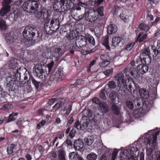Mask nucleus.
Listing matches in <instances>:
<instances>
[{"instance_id": "ea45409f", "label": "nucleus", "mask_w": 160, "mask_h": 160, "mask_svg": "<svg viewBox=\"0 0 160 160\" xmlns=\"http://www.w3.org/2000/svg\"><path fill=\"white\" fill-rule=\"evenodd\" d=\"M111 109L113 112L116 115H118L120 109L116 104H113L111 107Z\"/></svg>"}, {"instance_id": "9b49d317", "label": "nucleus", "mask_w": 160, "mask_h": 160, "mask_svg": "<svg viewBox=\"0 0 160 160\" xmlns=\"http://www.w3.org/2000/svg\"><path fill=\"white\" fill-rule=\"evenodd\" d=\"M76 45L78 48L85 47L87 49V47L89 46L87 45L85 36H81L78 37H77L75 42Z\"/></svg>"}, {"instance_id": "774afa93", "label": "nucleus", "mask_w": 160, "mask_h": 160, "mask_svg": "<svg viewBox=\"0 0 160 160\" xmlns=\"http://www.w3.org/2000/svg\"><path fill=\"white\" fill-rule=\"evenodd\" d=\"M74 127L75 128L78 129H81L82 126L80 125V123L78 120L75 123Z\"/></svg>"}, {"instance_id": "58836bf2", "label": "nucleus", "mask_w": 160, "mask_h": 160, "mask_svg": "<svg viewBox=\"0 0 160 160\" xmlns=\"http://www.w3.org/2000/svg\"><path fill=\"white\" fill-rule=\"evenodd\" d=\"M85 143L87 145L91 146L94 141V137L90 136L88 138H86L84 139Z\"/></svg>"}, {"instance_id": "9d476101", "label": "nucleus", "mask_w": 160, "mask_h": 160, "mask_svg": "<svg viewBox=\"0 0 160 160\" xmlns=\"http://www.w3.org/2000/svg\"><path fill=\"white\" fill-rule=\"evenodd\" d=\"M51 55L53 57H60L63 54V51L61 46H54L51 48Z\"/></svg>"}, {"instance_id": "20e7f679", "label": "nucleus", "mask_w": 160, "mask_h": 160, "mask_svg": "<svg viewBox=\"0 0 160 160\" xmlns=\"http://www.w3.org/2000/svg\"><path fill=\"white\" fill-rule=\"evenodd\" d=\"M39 4L38 2L27 1L22 5L24 11L29 13H34L38 11Z\"/></svg>"}, {"instance_id": "c85d7f7f", "label": "nucleus", "mask_w": 160, "mask_h": 160, "mask_svg": "<svg viewBox=\"0 0 160 160\" xmlns=\"http://www.w3.org/2000/svg\"><path fill=\"white\" fill-rule=\"evenodd\" d=\"M139 93L142 98L144 99H147L149 98V93L148 91L144 89H140Z\"/></svg>"}, {"instance_id": "393cba45", "label": "nucleus", "mask_w": 160, "mask_h": 160, "mask_svg": "<svg viewBox=\"0 0 160 160\" xmlns=\"http://www.w3.org/2000/svg\"><path fill=\"white\" fill-rule=\"evenodd\" d=\"M99 110L103 113H107L109 111L108 106L106 103H102L99 106Z\"/></svg>"}, {"instance_id": "412c9836", "label": "nucleus", "mask_w": 160, "mask_h": 160, "mask_svg": "<svg viewBox=\"0 0 160 160\" xmlns=\"http://www.w3.org/2000/svg\"><path fill=\"white\" fill-rule=\"evenodd\" d=\"M137 69L140 73L143 74L148 72V67L147 65L142 63L138 65Z\"/></svg>"}, {"instance_id": "aec40b11", "label": "nucleus", "mask_w": 160, "mask_h": 160, "mask_svg": "<svg viewBox=\"0 0 160 160\" xmlns=\"http://www.w3.org/2000/svg\"><path fill=\"white\" fill-rule=\"evenodd\" d=\"M8 64L10 68L12 69L13 71H15L17 68H18L17 67V60L14 58H12L9 60Z\"/></svg>"}, {"instance_id": "423d86ee", "label": "nucleus", "mask_w": 160, "mask_h": 160, "mask_svg": "<svg viewBox=\"0 0 160 160\" xmlns=\"http://www.w3.org/2000/svg\"><path fill=\"white\" fill-rule=\"evenodd\" d=\"M37 37H39V31L37 30L36 28L32 26H28L26 27L23 31L22 35L23 37H28L30 38H34L36 35Z\"/></svg>"}, {"instance_id": "338daca9", "label": "nucleus", "mask_w": 160, "mask_h": 160, "mask_svg": "<svg viewBox=\"0 0 160 160\" xmlns=\"http://www.w3.org/2000/svg\"><path fill=\"white\" fill-rule=\"evenodd\" d=\"M113 72V69L111 68L110 69H107L103 71V73L106 75L108 76L109 74H111Z\"/></svg>"}, {"instance_id": "7ed1b4c3", "label": "nucleus", "mask_w": 160, "mask_h": 160, "mask_svg": "<svg viewBox=\"0 0 160 160\" xmlns=\"http://www.w3.org/2000/svg\"><path fill=\"white\" fill-rule=\"evenodd\" d=\"M117 81V90L119 93L122 96H125L127 94V85L126 82L128 79L124 78L123 74L119 72L115 77ZM127 78H128V77Z\"/></svg>"}, {"instance_id": "37998d69", "label": "nucleus", "mask_w": 160, "mask_h": 160, "mask_svg": "<svg viewBox=\"0 0 160 160\" xmlns=\"http://www.w3.org/2000/svg\"><path fill=\"white\" fill-rule=\"evenodd\" d=\"M15 147V145L13 143L9 144L7 148V152L8 154H11L13 152V149Z\"/></svg>"}, {"instance_id": "2eb2a0df", "label": "nucleus", "mask_w": 160, "mask_h": 160, "mask_svg": "<svg viewBox=\"0 0 160 160\" xmlns=\"http://www.w3.org/2000/svg\"><path fill=\"white\" fill-rule=\"evenodd\" d=\"M73 145L76 151H81L83 147L84 143L81 139H78L74 141Z\"/></svg>"}, {"instance_id": "5701e85b", "label": "nucleus", "mask_w": 160, "mask_h": 160, "mask_svg": "<svg viewBox=\"0 0 160 160\" xmlns=\"http://www.w3.org/2000/svg\"><path fill=\"white\" fill-rule=\"evenodd\" d=\"M123 72L124 73H125L126 76L127 77L129 76V73H130L131 76L134 78L136 75L137 73L136 69L134 68H132L130 69L126 68L125 69Z\"/></svg>"}, {"instance_id": "6ab92c4d", "label": "nucleus", "mask_w": 160, "mask_h": 160, "mask_svg": "<svg viewBox=\"0 0 160 160\" xmlns=\"http://www.w3.org/2000/svg\"><path fill=\"white\" fill-rule=\"evenodd\" d=\"M65 42L67 45L70 46L74 42L75 37L71 33H67L65 36Z\"/></svg>"}, {"instance_id": "6e6d98bb", "label": "nucleus", "mask_w": 160, "mask_h": 160, "mask_svg": "<svg viewBox=\"0 0 160 160\" xmlns=\"http://www.w3.org/2000/svg\"><path fill=\"white\" fill-rule=\"evenodd\" d=\"M135 43L134 42H132L126 45L125 48V50L127 51H130L133 47L135 45Z\"/></svg>"}, {"instance_id": "5fc2aeb1", "label": "nucleus", "mask_w": 160, "mask_h": 160, "mask_svg": "<svg viewBox=\"0 0 160 160\" xmlns=\"http://www.w3.org/2000/svg\"><path fill=\"white\" fill-rule=\"evenodd\" d=\"M110 63V61H103L99 64V65L101 68H103L108 65Z\"/></svg>"}, {"instance_id": "3c124183", "label": "nucleus", "mask_w": 160, "mask_h": 160, "mask_svg": "<svg viewBox=\"0 0 160 160\" xmlns=\"http://www.w3.org/2000/svg\"><path fill=\"white\" fill-rule=\"evenodd\" d=\"M108 87L111 89H114L116 88V83L113 81L109 82L108 84Z\"/></svg>"}, {"instance_id": "69168bd1", "label": "nucleus", "mask_w": 160, "mask_h": 160, "mask_svg": "<svg viewBox=\"0 0 160 160\" xmlns=\"http://www.w3.org/2000/svg\"><path fill=\"white\" fill-rule=\"evenodd\" d=\"M57 100V99L56 98L50 99L48 100V103L49 105L51 106L53 105L55 101Z\"/></svg>"}, {"instance_id": "c756f323", "label": "nucleus", "mask_w": 160, "mask_h": 160, "mask_svg": "<svg viewBox=\"0 0 160 160\" xmlns=\"http://www.w3.org/2000/svg\"><path fill=\"white\" fill-rule=\"evenodd\" d=\"M82 118L85 119L86 118H89L92 117V112L90 109H85L82 112Z\"/></svg>"}, {"instance_id": "f8f14e48", "label": "nucleus", "mask_w": 160, "mask_h": 160, "mask_svg": "<svg viewBox=\"0 0 160 160\" xmlns=\"http://www.w3.org/2000/svg\"><path fill=\"white\" fill-rule=\"evenodd\" d=\"M61 0H55L53 4L54 10L56 12H61L64 11L62 9L63 4Z\"/></svg>"}, {"instance_id": "4468645a", "label": "nucleus", "mask_w": 160, "mask_h": 160, "mask_svg": "<svg viewBox=\"0 0 160 160\" xmlns=\"http://www.w3.org/2000/svg\"><path fill=\"white\" fill-rule=\"evenodd\" d=\"M50 28L51 30L56 32L59 27V21L58 18H53L50 21Z\"/></svg>"}, {"instance_id": "f03ea898", "label": "nucleus", "mask_w": 160, "mask_h": 160, "mask_svg": "<svg viewBox=\"0 0 160 160\" xmlns=\"http://www.w3.org/2000/svg\"><path fill=\"white\" fill-rule=\"evenodd\" d=\"M159 132H157L154 135L149 134L147 133L142 136V139H145L144 142L146 143V154L148 156L151 155L153 149L156 148L157 136L159 134Z\"/></svg>"}, {"instance_id": "4be33fe9", "label": "nucleus", "mask_w": 160, "mask_h": 160, "mask_svg": "<svg viewBox=\"0 0 160 160\" xmlns=\"http://www.w3.org/2000/svg\"><path fill=\"white\" fill-rule=\"evenodd\" d=\"M24 38L22 39L21 42L22 44L26 47H29L32 45L33 40L29 38L28 37H23Z\"/></svg>"}, {"instance_id": "680f3d73", "label": "nucleus", "mask_w": 160, "mask_h": 160, "mask_svg": "<svg viewBox=\"0 0 160 160\" xmlns=\"http://www.w3.org/2000/svg\"><path fill=\"white\" fill-rule=\"evenodd\" d=\"M14 15L13 18L12 20V21H15L17 20L19 16V12L18 11H14L13 12Z\"/></svg>"}, {"instance_id": "e433bc0d", "label": "nucleus", "mask_w": 160, "mask_h": 160, "mask_svg": "<svg viewBox=\"0 0 160 160\" xmlns=\"http://www.w3.org/2000/svg\"><path fill=\"white\" fill-rule=\"evenodd\" d=\"M139 28L144 31L147 32L150 28L149 25H146L144 23H141L139 25Z\"/></svg>"}, {"instance_id": "a18cd8bd", "label": "nucleus", "mask_w": 160, "mask_h": 160, "mask_svg": "<svg viewBox=\"0 0 160 160\" xmlns=\"http://www.w3.org/2000/svg\"><path fill=\"white\" fill-rule=\"evenodd\" d=\"M107 91L105 90V89H103L101 90L99 95V97L102 100H105L107 99L106 96V93Z\"/></svg>"}, {"instance_id": "e2e57ef3", "label": "nucleus", "mask_w": 160, "mask_h": 160, "mask_svg": "<svg viewBox=\"0 0 160 160\" xmlns=\"http://www.w3.org/2000/svg\"><path fill=\"white\" fill-rule=\"evenodd\" d=\"M6 24L5 22L2 20L0 19V28L3 30L6 29Z\"/></svg>"}, {"instance_id": "f257e3e1", "label": "nucleus", "mask_w": 160, "mask_h": 160, "mask_svg": "<svg viewBox=\"0 0 160 160\" xmlns=\"http://www.w3.org/2000/svg\"><path fill=\"white\" fill-rule=\"evenodd\" d=\"M140 99L136 98L134 99L133 102L130 100H127L126 103V106L130 110H132L134 109V106L136 108V110H134V114L135 117L137 118L141 116V114L139 112L138 110L142 109L144 112H147L148 111L152 105L151 102H150L148 101H145L142 104L140 102Z\"/></svg>"}, {"instance_id": "864d4df0", "label": "nucleus", "mask_w": 160, "mask_h": 160, "mask_svg": "<svg viewBox=\"0 0 160 160\" xmlns=\"http://www.w3.org/2000/svg\"><path fill=\"white\" fill-rule=\"evenodd\" d=\"M103 44L106 47L107 50H110V48L109 45H108V38L105 39L103 42Z\"/></svg>"}, {"instance_id": "b1692460", "label": "nucleus", "mask_w": 160, "mask_h": 160, "mask_svg": "<svg viewBox=\"0 0 160 160\" xmlns=\"http://www.w3.org/2000/svg\"><path fill=\"white\" fill-rule=\"evenodd\" d=\"M63 76V73L59 71H58L53 73L51 76L53 80L59 81V79L61 80Z\"/></svg>"}, {"instance_id": "bf43d9fd", "label": "nucleus", "mask_w": 160, "mask_h": 160, "mask_svg": "<svg viewBox=\"0 0 160 160\" xmlns=\"http://www.w3.org/2000/svg\"><path fill=\"white\" fill-rule=\"evenodd\" d=\"M31 80L32 83L34 85L36 88L38 89L40 82L37 81L34 78H32Z\"/></svg>"}, {"instance_id": "c03bdc74", "label": "nucleus", "mask_w": 160, "mask_h": 160, "mask_svg": "<svg viewBox=\"0 0 160 160\" xmlns=\"http://www.w3.org/2000/svg\"><path fill=\"white\" fill-rule=\"evenodd\" d=\"M97 158V155L93 152H91L87 156V158L88 160H96Z\"/></svg>"}, {"instance_id": "6e6552de", "label": "nucleus", "mask_w": 160, "mask_h": 160, "mask_svg": "<svg viewBox=\"0 0 160 160\" xmlns=\"http://www.w3.org/2000/svg\"><path fill=\"white\" fill-rule=\"evenodd\" d=\"M12 0H3L2 2L3 8L0 11V15L3 17L10 11L11 7L9 4L11 2Z\"/></svg>"}, {"instance_id": "1a4fd4ad", "label": "nucleus", "mask_w": 160, "mask_h": 160, "mask_svg": "<svg viewBox=\"0 0 160 160\" xmlns=\"http://www.w3.org/2000/svg\"><path fill=\"white\" fill-rule=\"evenodd\" d=\"M13 77H11V75L6 78V89L9 91H14V89H16L17 88H13L14 84H18L17 82L15 81Z\"/></svg>"}, {"instance_id": "72a5a7b5", "label": "nucleus", "mask_w": 160, "mask_h": 160, "mask_svg": "<svg viewBox=\"0 0 160 160\" xmlns=\"http://www.w3.org/2000/svg\"><path fill=\"white\" fill-rule=\"evenodd\" d=\"M45 13L42 11L38 12L35 14V17L38 20H41L42 22L44 21L45 18L44 17Z\"/></svg>"}, {"instance_id": "052dcab7", "label": "nucleus", "mask_w": 160, "mask_h": 160, "mask_svg": "<svg viewBox=\"0 0 160 160\" xmlns=\"http://www.w3.org/2000/svg\"><path fill=\"white\" fill-rule=\"evenodd\" d=\"M76 133V130L75 128H72L70 132L69 136L71 138H72L75 136Z\"/></svg>"}, {"instance_id": "13d9d810", "label": "nucleus", "mask_w": 160, "mask_h": 160, "mask_svg": "<svg viewBox=\"0 0 160 160\" xmlns=\"http://www.w3.org/2000/svg\"><path fill=\"white\" fill-rule=\"evenodd\" d=\"M104 8L102 7H100L98 8L97 12L98 13V16L99 15L100 16H102L103 15Z\"/></svg>"}, {"instance_id": "2f4dec72", "label": "nucleus", "mask_w": 160, "mask_h": 160, "mask_svg": "<svg viewBox=\"0 0 160 160\" xmlns=\"http://www.w3.org/2000/svg\"><path fill=\"white\" fill-rule=\"evenodd\" d=\"M130 157L129 152L128 150H125L120 154V160H127Z\"/></svg>"}, {"instance_id": "4c0bfd02", "label": "nucleus", "mask_w": 160, "mask_h": 160, "mask_svg": "<svg viewBox=\"0 0 160 160\" xmlns=\"http://www.w3.org/2000/svg\"><path fill=\"white\" fill-rule=\"evenodd\" d=\"M150 49L149 48H145L140 54V58H143L144 57H146V56H150Z\"/></svg>"}, {"instance_id": "79ce46f5", "label": "nucleus", "mask_w": 160, "mask_h": 160, "mask_svg": "<svg viewBox=\"0 0 160 160\" xmlns=\"http://www.w3.org/2000/svg\"><path fill=\"white\" fill-rule=\"evenodd\" d=\"M68 156L69 159L71 160H76L77 159H78V157L79 156L75 152H72L69 153Z\"/></svg>"}, {"instance_id": "cd10ccee", "label": "nucleus", "mask_w": 160, "mask_h": 160, "mask_svg": "<svg viewBox=\"0 0 160 160\" xmlns=\"http://www.w3.org/2000/svg\"><path fill=\"white\" fill-rule=\"evenodd\" d=\"M130 157H134L138 155L139 152L138 148L136 147L131 148L130 150Z\"/></svg>"}, {"instance_id": "4d7b16f0", "label": "nucleus", "mask_w": 160, "mask_h": 160, "mask_svg": "<svg viewBox=\"0 0 160 160\" xmlns=\"http://www.w3.org/2000/svg\"><path fill=\"white\" fill-rule=\"evenodd\" d=\"M64 150L62 149H60L58 150V156L59 159H61L63 158H65L64 156Z\"/></svg>"}, {"instance_id": "603ef678", "label": "nucleus", "mask_w": 160, "mask_h": 160, "mask_svg": "<svg viewBox=\"0 0 160 160\" xmlns=\"http://www.w3.org/2000/svg\"><path fill=\"white\" fill-rule=\"evenodd\" d=\"M54 63V61H52L48 64L47 66H45L46 68H48L47 70V72H49L52 70L53 66Z\"/></svg>"}, {"instance_id": "09e8293b", "label": "nucleus", "mask_w": 160, "mask_h": 160, "mask_svg": "<svg viewBox=\"0 0 160 160\" xmlns=\"http://www.w3.org/2000/svg\"><path fill=\"white\" fill-rule=\"evenodd\" d=\"M147 34H145L139 38H137V39L135 41V42H141L146 39L147 38Z\"/></svg>"}, {"instance_id": "ddd939ff", "label": "nucleus", "mask_w": 160, "mask_h": 160, "mask_svg": "<svg viewBox=\"0 0 160 160\" xmlns=\"http://www.w3.org/2000/svg\"><path fill=\"white\" fill-rule=\"evenodd\" d=\"M85 37L86 41L87 42V45H88L89 47L87 49H91L92 47L95 45V40L93 37L89 34H85Z\"/></svg>"}, {"instance_id": "0eeeda50", "label": "nucleus", "mask_w": 160, "mask_h": 160, "mask_svg": "<svg viewBox=\"0 0 160 160\" xmlns=\"http://www.w3.org/2000/svg\"><path fill=\"white\" fill-rule=\"evenodd\" d=\"M84 16L86 20L90 22H94L98 18V13L93 9L89 10L87 12H85L83 15L81 16L80 18L82 19Z\"/></svg>"}, {"instance_id": "7c9ffc66", "label": "nucleus", "mask_w": 160, "mask_h": 160, "mask_svg": "<svg viewBox=\"0 0 160 160\" xmlns=\"http://www.w3.org/2000/svg\"><path fill=\"white\" fill-rule=\"evenodd\" d=\"M138 60H140L141 63L147 65H149L151 62V57L150 56L147 55L146 57H144L143 58H139Z\"/></svg>"}, {"instance_id": "dca6fc26", "label": "nucleus", "mask_w": 160, "mask_h": 160, "mask_svg": "<svg viewBox=\"0 0 160 160\" xmlns=\"http://www.w3.org/2000/svg\"><path fill=\"white\" fill-rule=\"evenodd\" d=\"M128 81L126 82L127 91H128L130 92L131 93L132 92H134L136 89L135 84L132 80H129L128 78Z\"/></svg>"}, {"instance_id": "de8ad7c7", "label": "nucleus", "mask_w": 160, "mask_h": 160, "mask_svg": "<svg viewBox=\"0 0 160 160\" xmlns=\"http://www.w3.org/2000/svg\"><path fill=\"white\" fill-rule=\"evenodd\" d=\"M63 144L66 145L68 148H71L72 147L73 145L72 143L71 140L67 139H66L63 143Z\"/></svg>"}, {"instance_id": "0e129e2a", "label": "nucleus", "mask_w": 160, "mask_h": 160, "mask_svg": "<svg viewBox=\"0 0 160 160\" xmlns=\"http://www.w3.org/2000/svg\"><path fill=\"white\" fill-rule=\"evenodd\" d=\"M118 152V150L116 148L113 149V152L112 153V160H115V157Z\"/></svg>"}, {"instance_id": "a878e982", "label": "nucleus", "mask_w": 160, "mask_h": 160, "mask_svg": "<svg viewBox=\"0 0 160 160\" xmlns=\"http://www.w3.org/2000/svg\"><path fill=\"white\" fill-rule=\"evenodd\" d=\"M64 102L63 101L59 100L58 102L52 107V109L50 110V112H56L62 106Z\"/></svg>"}, {"instance_id": "c9c22d12", "label": "nucleus", "mask_w": 160, "mask_h": 160, "mask_svg": "<svg viewBox=\"0 0 160 160\" xmlns=\"http://www.w3.org/2000/svg\"><path fill=\"white\" fill-rule=\"evenodd\" d=\"M122 38L119 37H113L112 39V45L114 47L118 46Z\"/></svg>"}, {"instance_id": "8fccbe9b", "label": "nucleus", "mask_w": 160, "mask_h": 160, "mask_svg": "<svg viewBox=\"0 0 160 160\" xmlns=\"http://www.w3.org/2000/svg\"><path fill=\"white\" fill-rule=\"evenodd\" d=\"M120 18L124 22H127L128 21V17L125 15V13L123 12L120 15Z\"/></svg>"}, {"instance_id": "a19ab883", "label": "nucleus", "mask_w": 160, "mask_h": 160, "mask_svg": "<svg viewBox=\"0 0 160 160\" xmlns=\"http://www.w3.org/2000/svg\"><path fill=\"white\" fill-rule=\"evenodd\" d=\"M110 53H108L107 54H102L100 57V58L102 61H110L112 59V58L110 57Z\"/></svg>"}, {"instance_id": "a211bd4d", "label": "nucleus", "mask_w": 160, "mask_h": 160, "mask_svg": "<svg viewBox=\"0 0 160 160\" xmlns=\"http://www.w3.org/2000/svg\"><path fill=\"white\" fill-rule=\"evenodd\" d=\"M107 30L108 34L111 35L116 33L117 31L118 28L115 24L110 23L108 26Z\"/></svg>"}, {"instance_id": "f704fd0d", "label": "nucleus", "mask_w": 160, "mask_h": 160, "mask_svg": "<svg viewBox=\"0 0 160 160\" xmlns=\"http://www.w3.org/2000/svg\"><path fill=\"white\" fill-rule=\"evenodd\" d=\"M24 81H20L19 84H20V87L21 88V87H23V85L27 83H30V78H28V76H29V74H25L24 75Z\"/></svg>"}, {"instance_id": "f3484780", "label": "nucleus", "mask_w": 160, "mask_h": 160, "mask_svg": "<svg viewBox=\"0 0 160 160\" xmlns=\"http://www.w3.org/2000/svg\"><path fill=\"white\" fill-rule=\"evenodd\" d=\"M18 69V68H17V69L15 70V71L14 70L10 72L9 74V75H11V77H14L13 78L14 79V80L17 82V83L21 79L20 78L21 74L19 71L20 70V69L19 68V70Z\"/></svg>"}, {"instance_id": "473e14b6", "label": "nucleus", "mask_w": 160, "mask_h": 160, "mask_svg": "<svg viewBox=\"0 0 160 160\" xmlns=\"http://www.w3.org/2000/svg\"><path fill=\"white\" fill-rule=\"evenodd\" d=\"M18 115V113L12 112L9 115L8 118L5 120V122L6 123H8L15 121L16 119V118L15 117L17 116Z\"/></svg>"}, {"instance_id": "39448f33", "label": "nucleus", "mask_w": 160, "mask_h": 160, "mask_svg": "<svg viewBox=\"0 0 160 160\" xmlns=\"http://www.w3.org/2000/svg\"><path fill=\"white\" fill-rule=\"evenodd\" d=\"M47 69L45 66L38 64L34 66L33 70L35 75L41 79H44L46 75L47 74Z\"/></svg>"}, {"instance_id": "49530a36", "label": "nucleus", "mask_w": 160, "mask_h": 160, "mask_svg": "<svg viewBox=\"0 0 160 160\" xmlns=\"http://www.w3.org/2000/svg\"><path fill=\"white\" fill-rule=\"evenodd\" d=\"M117 94L115 92H111L109 95V97L111 100L113 102L115 101L116 98L117 97Z\"/></svg>"}, {"instance_id": "bb28decb", "label": "nucleus", "mask_w": 160, "mask_h": 160, "mask_svg": "<svg viewBox=\"0 0 160 160\" xmlns=\"http://www.w3.org/2000/svg\"><path fill=\"white\" fill-rule=\"evenodd\" d=\"M63 4V8L64 11L70 9L71 7L72 3L71 0H61Z\"/></svg>"}]
</instances>
